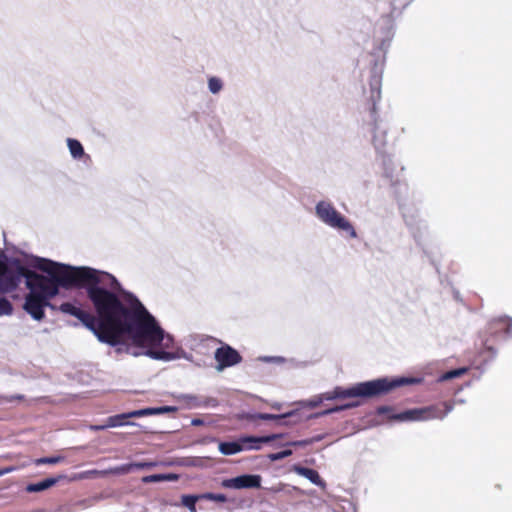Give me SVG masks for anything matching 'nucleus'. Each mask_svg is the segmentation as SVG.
I'll list each match as a JSON object with an SVG mask.
<instances>
[{
	"label": "nucleus",
	"instance_id": "dca6fc26",
	"mask_svg": "<svg viewBox=\"0 0 512 512\" xmlns=\"http://www.w3.org/2000/svg\"><path fill=\"white\" fill-rule=\"evenodd\" d=\"M67 146H68L69 152L73 159L78 160L85 155L84 148L78 140L73 139V138H68Z\"/></svg>",
	"mask_w": 512,
	"mask_h": 512
},
{
	"label": "nucleus",
	"instance_id": "79ce46f5",
	"mask_svg": "<svg viewBox=\"0 0 512 512\" xmlns=\"http://www.w3.org/2000/svg\"><path fill=\"white\" fill-rule=\"evenodd\" d=\"M0 476H2V472H0Z\"/></svg>",
	"mask_w": 512,
	"mask_h": 512
},
{
	"label": "nucleus",
	"instance_id": "4c0bfd02",
	"mask_svg": "<svg viewBox=\"0 0 512 512\" xmlns=\"http://www.w3.org/2000/svg\"><path fill=\"white\" fill-rule=\"evenodd\" d=\"M14 468L13 467H8V468H5V469H1L0 472H2V476L13 471Z\"/></svg>",
	"mask_w": 512,
	"mask_h": 512
},
{
	"label": "nucleus",
	"instance_id": "f257e3e1",
	"mask_svg": "<svg viewBox=\"0 0 512 512\" xmlns=\"http://www.w3.org/2000/svg\"><path fill=\"white\" fill-rule=\"evenodd\" d=\"M91 303L101 318L105 334L116 343L117 353L134 357L147 356L154 360L171 361L176 355L165 351L173 346V337L166 333L156 318L131 292L123 289L114 277L111 287L101 296L91 295Z\"/></svg>",
	"mask_w": 512,
	"mask_h": 512
},
{
	"label": "nucleus",
	"instance_id": "2f4dec72",
	"mask_svg": "<svg viewBox=\"0 0 512 512\" xmlns=\"http://www.w3.org/2000/svg\"><path fill=\"white\" fill-rule=\"evenodd\" d=\"M133 470H135L133 463L122 465L116 469V471L120 473H129Z\"/></svg>",
	"mask_w": 512,
	"mask_h": 512
},
{
	"label": "nucleus",
	"instance_id": "1a4fd4ad",
	"mask_svg": "<svg viewBox=\"0 0 512 512\" xmlns=\"http://www.w3.org/2000/svg\"><path fill=\"white\" fill-rule=\"evenodd\" d=\"M214 357L217 361V371H222L227 367L234 366L242 360L238 351L229 345H223L216 349Z\"/></svg>",
	"mask_w": 512,
	"mask_h": 512
},
{
	"label": "nucleus",
	"instance_id": "aec40b11",
	"mask_svg": "<svg viewBox=\"0 0 512 512\" xmlns=\"http://www.w3.org/2000/svg\"><path fill=\"white\" fill-rule=\"evenodd\" d=\"M198 497L195 495H183L181 498L182 505L188 508L191 512H196V501Z\"/></svg>",
	"mask_w": 512,
	"mask_h": 512
},
{
	"label": "nucleus",
	"instance_id": "0eeeda50",
	"mask_svg": "<svg viewBox=\"0 0 512 512\" xmlns=\"http://www.w3.org/2000/svg\"><path fill=\"white\" fill-rule=\"evenodd\" d=\"M282 434H272L267 436H245L234 442L219 443V451L223 455H234L243 450H259L260 444L269 443L282 437Z\"/></svg>",
	"mask_w": 512,
	"mask_h": 512
},
{
	"label": "nucleus",
	"instance_id": "a878e982",
	"mask_svg": "<svg viewBox=\"0 0 512 512\" xmlns=\"http://www.w3.org/2000/svg\"><path fill=\"white\" fill-rule=\"evenodd\" d=\"M291 455H292V450L286 449V450H283V451H280V452H277V453L269 454L268 458L271 461H279V460L287 458V457H289Z\"/></svg>",
	"mask_w": 512,
	"mask_h": 512
},
{
	"label": "nucleus",
	"instance_id": "a211bd4d",
	"mask_svg": "<svg viewBox=\"0 0 512 512\" xmlns=\"http://www.w3.org/2000/svg\"><path fill=\"white\" fill-rule=\"evenodd\" d=\"M223 88V81L218 77H210L208 79V89L212 94H218Z\"/></svg>",
	"mask_w": 512,
	"mask_h": 512
},
{
	"label": "nucleus",
	"instance_id": "2eb2a0df",
	"mask_svg": "<svg viewBox=\"0 0 512 512\" xmlns=\"http://www.w3.org/2000/svg\"><path fill=\"white\" fill-rule=\"evenodd\" d=\"M57 481V478H46L40 482L29 484L26 490L28 492H41L55 485Z\"/></svg>",
	"mask_w": 512,
	"mask_h": 512
},
{
	"label": "nucleus",
	"instance_id": "f704fd0d",
	"mask_svg": "<svg viewBox=\"0 0 512 512\" xmlns=\"http://www.w3.org/2000/svg\"><path fill=\"white\" fill-rule=\"evenodd\" d=\"M391 412H392V408L389 406H380L377 408V413L379 415L389 414V417H390L392 415V414H390Z\"/></svg>",
	"mask_w": 512,
	"mask_h": 512
},
{
	"label": "nucleus",
	"instance_id": "c756f323",
	"mask_svg": "<svg viewBox=\"0 0 512 512\" xmlns=\"http://www.w3.org/2000/svg\"><path fill=\"white\" fill-rule=\"evenodd\" d=\"M500 322H502L503 324L506 325V330H505L506 334L512 335V319L505 316L500 319Z\"/></svg>",
	"mask_w": 512,
	"mask_h": 512
},
{
	"label": "nucleus",
	"instance_id": "ddd939ff",
	"mask_svg": "<svg viewBox=\"0 0 512 512\" xmlns=\"http://www.w3.org/2000/svg\"><path fill=\"white\" fill-rule=\"evenodd\" d=\"M294 471L300 475L308 479L311 483L317 485V486H323L324 482L322 481L319 473L310 468L302 467V466H295Z\"/></svg>",
	"mask_w": 512,
	"mask_h": 512
},
{
	"label": "nucleus",
	"instance_id": "cd10ccee",
	"mask_svg": "<svg viewBox=\"0 0 512 512\" xmlns=\"http://www.w3.org/2000/svg\"><path fill=\"white\" fill-rule=\"evenodd\" d=\"M133 466L137 470L150 469V468H153V467L157 466V462H153V461H150V462H135V463H133Z\"/></svg>",
	"mask_w": 512,
	"mask_h": 512
},
{
	"label": "nucleus",
	"instance_id": "5701e85b",
	"mask_svg": "<svg viewBox=\"0 0 512 512\" xmlns=\"http://www.w3.org/2000/svg\"><path fill=\"white\" fill-rule=\"evenodd\" d=\"M149 411V415H157V414H165L177 411V408L174 406H161L156 408H147Z\"/></svg>",
	"mask_w": 512,
	"mask_h": 512
},
{
	"label": "nucleus",
	"instance_id": "7ed1b4c3",
	"mask_svg": "<svg viewBox=\"0 0 512 512\" xmlns=\"http://www.w3.org/2000/svg\"><path fill=\"white\" fill-rule=\"evenodd\" d=\"M316 217L326 226L356 238L357 233L352 223L342 215L331 202L319 201L315 206Z\"/></svg>",
	"mask_w": 512,
	"mask_h": 512
},
{
	"label": "nucleus",
	"instance_id": "4be33fe9",
	"mask_svg": "<svg viewBox=\"0 0 512 512\" xmlns=\"http://www.w3.org/2000/svg\"><path fill=\"white\" fill-rule=\"evenodd\" d=\"M13 312V306L6 298H0V316H8Z\"/></svg>",
	"mask_w": 512,
	"mask_h": 512
},
{
	"label": "nucleus",
	"instance_id": "c85d7f7f",
	"mask_svg": "<svg viewBox=\"0 0 512 512\" xmlns=\"http://www.w3.org/2000/svg\"><path fill=\"white\" fill-rule=\"evenodd\" d=\"M444 406V411H441V409L438 407V414L441 416L437 417L436 419H444L453 410V406L451 404L444 403Z\"/></svg>",
	"mask_w": 512,
	"mask_h": 512
},
{
	"label": "nucleus",
	"instance_id": "ea45409f",
	"mask_svg": "<svg viewBox=\"0 0 512 512\" xmlns=\"http://www.w3.org/2000/svg\"><path fill=\"white\" fill-rule=\"evenodd\" d=\"M22 395H16V396H12L9 401H12L13 399H22Z\"/></svg>",
	"mask_w": 512,
	"mask_h": 512
},
{
	"label": "nucleus",
	"instance_id": "9b49d317",
	"mask_svg": "<svg viewBox=\"0 0 512 512\" xmlns=\"http://www.w3.org/2000/svg\"><path fill=\"white\" fill-rule=\"evenodd\" d=\"M147 415H149V411L147 410V408H144L140 410H134L128 413L111 416L107 419V426L119 427L123 425H134V423L132 422H127L126 419L137 418Z\"/></svg>",
	"mask_w": 512,
	"mask_h": 512
},
{
	"label": "nucleus",
	"instance_id": "7c9ffc66",
	"mask_svg": "<svg viewBox=\"0 0 512 512\" xmlns=\"http://www.w3.org/2000/svg\"><path fill=\"white\" fill-rule=\"evenodd\" d=\"M323 400H325V398L323 397V394H321V395L311 399L309 401L308 405L311 408H315V407L319 406L322 403Z\"/></svg>",
	"mask_w": 512,
	"mask_h": 512
},
{
	"label": "nucleus",
	"instance_id": "f03ea898",
	"mask_svg": "<svg viewBox=\"0 0 512 512\" xmlns=\"http://www.w3.org/2000/svg\"><path fill=\"white\" fill-rule=\"evenodd\" d=\"M35 265L46 275L30 270L18 260H0V294L15 290L24 281L30 292L23 309L36 321L44 319V309L50 306L49 299L58 294L60 286L84 288L91 301V295L102 297L114 282L112 274L90 267H71L45 258H37Z\"/></svg>",
	"mask_w": 512,
	"mask_h": 512
},
{
	"label": "nucleus",
	"instance_id": "bb28decb",
	"mask_svg": "<svg viewBox=\"0 0 512 512\" xmlns=\"http://www.w3.org/2000/svg\"><path fill=\"white\" fill-rule=\"evenodd\" d=\"M260 361L266 362V363H276V364H282L285 363L287 360L281 356H262L259 358Z\"/></svg>",
	"mask_w": 512,
	"mask_h": 512
},
{
	"label": "nucleus",
	"instance_id": "39448f33",
	"mask_svg": "<svg viewBox=\"0 0 512 512\" xmlns=\"http://www.w3.org/2000/svg\"><path fill=\"white\" fill-rule=\"evenodd\" d=\"M60 310L79 319L81 323L87 329H89L100 342L112 344L115 343L112 337L105 334V329L101 325V318L99 316H94L86 311H83L82 309L69 302L61 304ZM96 315L98 314L96 313Z\"/></svg>",
	"mask_w": 512,
	"mask_h": 512
},
{
	"label": "nucleus",
	"instance_id": "c9c22d12",
	"mask_svg": "<svg viewBox=\"0 0 512 512\" xmlns=\"http://www.w3.org/2000/svg\"><path fill=\"white\" fill-rule=\"evenodd\" d=\"M323 439V435H317L315 437L309 438L308 440H311V444L318 442Z\"/></svg>",
	"mask_w": 512,
	"mask_h": 512
},
{
	"label": "nucleus",
	"instance_id": "473e14b6",
	"mask_svg": "<svg viewBox=\"0 0 512 512\" xmlns=\"http://www.w3.org/2000/svg\"><path fill=\"white\" fill-rule=\"evenodd\" d=\"M310 444H311V440H308V439L299 440V441H292V442L288 443V445L295 446V447H304V446H307V445H310Z\"/></svg>",
	"mask_w": 512,
	"mask_h": 512
},
{
	"label": "nucleus",
	"instance_id": "6ab92c4d",
	"mask_svg": "<svg viewBox=\"0 0 512 512\" xmlns=\"http://www.w3.org/2000/svg\"><path fill=\"white\" fill-rule=\"evenodd\" d=\"M466 371H467V368H464V367L448 371V372L444 373L442 376H440L439 381L442 382V381H447V380H451V379L460 377L463 374H465Z\"/></svg>",
	"mask_w": 512,
	"mask_h": 512
},
{
	"label": "nucleus",
	"instance_id": "e433bc0d",
	"mask_svg": "<svg viewBox=\"0 0 512 512\" xmlns=\"http://www.w3.org/2000/svg\"><path fill=\"white\" fill-rule=\"evenodd\" d=\"M191 424H192L193 426H199V425L203 424V420H201V419H193V420L191 421Z\"/></svg>",
	"mask_w": 512,
	"mask_h": 512
},
{
	"label": "nucleus",
	"instance_id": "f3484780",
	"mask_svg": "<svg viewBox=\"0 0 512 512\" xmlns=\"http://www.w3.org/2000/svg\"><path fill=\"white\" fill-rule=\"evenodd\" d=\"M178 479L176 474H153L144 476L142 478L143 483H154V482H162V481H175Z\"/></svg>",
	"mask_w": 512,
	"mask_h": 512
},
{
	"label": "nucleus",
	"instance_id": "b1692460",
	"mask_svg": "<svg viewBox=\"0 0 512 512\" xmlns=\"http://www.w3.org/2000/svg\"><path fill=\"white\" fill-rule=\"evenodd\" d=\"M63 460V457L61 456H52V457H43L35 460L36 465H42V464H57Z\"/></svg>",
	"mask_w": 512,
	"mask_h": 512
},
{
	"label": "nucleus",
	"instance_id": "9d476101",
	"mask_svg": "<svg viewBox=\"0 0 512 512\" xmlns=\"http://www.w3.org/2000/svg\"><path fill=\"white\" fill-rule=\"evenodd\" d=\"M222 485L225 488L232 489L260 488L261 476L244 474L231 479H226L223 481Z\"/></svg>",
	"mask_w": 512,
	"mask_h": 512
},
{
	"label": "nucleus",
	"instance_id": "a19ab883",
	"mask_svg": "<svg viewBox=\"0 0 512 512\" xmlns=\"http://www.w3.org/2000/svg\"><path fill=\"white\" fill-rule=\"evenodd\" d=\"M273 408H276V409H279L280 408V405H273Z\"/></svg>",
	"mask_w": 512,
	"mask_h": 512
},
{
	"label": "nucleus",
	"instance_id": "412c9836",
	"mask_svg": "<svg viewBox=\"0 0 512 512\" xmlns=\"http://www.w3.org/2000/svg\"><path fill=\"white\" fill-rule=\"evenodd\" d=\"M356 406H358L357 402L348 403V404H344V405H340V406H335L333 408L327 409V410L317 414V416L329 415V414L340 412V411H343V410H346V409H350V408H353V407H356Z\"/></svg>",
	"mask_w": 512,
	"mask_h": 512
},
{
	"label": "nucleus",
	"instance_id": "6e6552de",
	"mask_svg": "<svg viewBox=\"0 0 512 512\" xmlns=\"http://www.w3.org/2000/svg\"><path fill=\"white\" fill-rule=\"evenodd\" d=\"M440 415L438 414V406H428L423 408H414L393 414L390 419L401 422H415L433 420Z\"/></svg>",
	"mask_w": 512,
	"mask_h": 512
},
{
	"label": "nucleus",
	"instance_id": "20e7f679",
	"mask_svg": "<svg viewBox=\"0 0 512 512\" xmlns=\"http://www.w3.org/2000/svg\"><path fill=\"white\" fill-rule=\"evenodd\" d=\"M416 380L411 378H378L370 381L360 382L354 385L355 397L371 398L384 395L392 391L394 388L414 383Z\"/></svg>",
	"mask_w": 512,
	"mask_h": 512
},
{
	"label": "nucleus",
	"instance_id": "423d86ee",
	"mask_svg": "<svg viewBox=\"0 0 512 512\" xmlns=\"http://www.w3.org/2000/svg\"><path fill=\"white\" fill-rule=\"evenodd\" d=\"M371 86V107L369 109L368 129L372 135V144L376 150H381L386 143V133L379 131L377 102L381 98L380 78L374 77L370 83Z\"/></svg>",
	"mask_w": 512,
	"mask_h": 512
},
{
	"label": "nucleus",
	"instance_id": "f8f14e48",
	"mask_svg": "<svg viewBox=\"0 0 512 512\" xmlns=\"http://www.w3.org/2000/svg\"><path fill=\"white\" fill-rule=\"evenodd\" d=\"M325 400L346 399L355 397L354 386L350 388L335 387L332 391L323 393Z\"/></svg>",
	"mask_w": 512,
	"mask_h": 512
},
{
	"label": "nucleus",
	"instance_id": "393cba45",
	"mask_svg": "<svg viewBox=\"0 0 512 512\" xmlns=\"http://www.w3.org/2000/svg\"><path fill=\"white\" fill-rule=\"evenodd\" d=\"M413 0H392V10L393 12H401L404 10Z\"/></svg>",
	"mask_w": 512,
	"mask_h": 512
},
{
	"label": "nucleus",
	"instance_id": "72a5a7b5",
	"mask_svg": "<svg viewBox=\"0 0 512 512\" xmlns=\"http://www.w3.org/2000/svg\"><path fill=\"white\" fill-rule=\"evenodd\" d=\"M208 499H212L218 502H225L226 496L224 494H208L206 496Z\"/></svg>",
	"mask_w": 512,
	"mask_h": 512
},
{
	"label": "nucleus",
	"instance_id": "4468645a",
	"mask_svg": "<svg viewBox=\"0 0 512 512\" xmlns=\"http://www.w3.org/2000/svg\"><path fill=\"white\" fill-rule=\"evenodd\" d=\"M296 414V411H290L284 414H269V413H257L251 417V419H261V420H273L276 421L278 425H288L284 420L286 418L292 417Z\"/></svg>",
	"mask_w": 512,
	"mask_h": 512
},
{
	"label": "nucleus",
	"instance_id": "58836bf2",
	"mask_svg": "<svg viewBox=\"0 0 512 512\" xmlns=\"http://www.w3.org/2000/svg\"><path fill=\"white\" fill-rule=\"evenodd\" d=\"M107 424L106 425H101V426H93L92 429L94 430H102V429H105L107 428Z\"/></svg>",
	"mask_w": 512,
	"mask_h": 512
}]
</instances>
